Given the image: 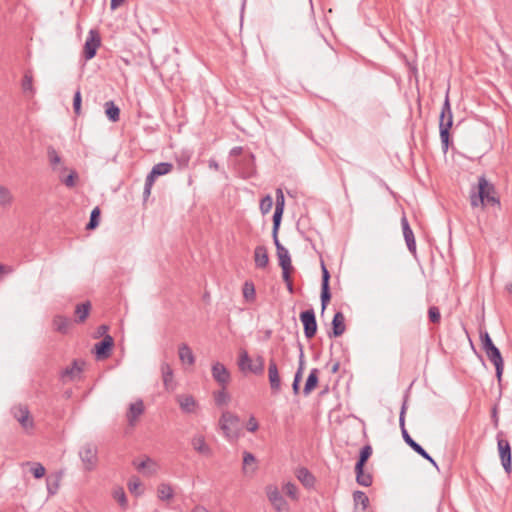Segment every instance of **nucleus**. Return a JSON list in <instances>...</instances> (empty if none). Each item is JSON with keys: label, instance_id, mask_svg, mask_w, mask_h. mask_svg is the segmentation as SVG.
<instances>
[{"label": "nucleus", "instance_id": "f257e3e1", "mask_svg": "<svg viewBox=\"0 0 512 512\" xmlns=\"http://www.w3.org/2000/svg\"><path fill=\"white\" fill-rule=\"evenodd\" d=\"M480 340L482 349L486 353L488 359L493 363L496 370V377L499 382L502 380L504 371V361L500 350L494 345L489 333L487 331L480 332Z\"/></svg>", "mask_w": 512, "mask_h": 512}, {"label": "nucleus", "instance_id": "f03ea898", "mask_svg": "<svg viewBox=\"0 0 512 512\" xmlns=\"http://www.w3.org/2000/svg\"><path fill=\"white\" fill-rule=\"evenodd\" d=\"M453 124V115L449 101V91H447L445 100L441 109L439 118V131L443 152H447L450 144V129Z\"/></svg>", "mask_w": 512, "mask_h": 512}, {"label": "nucleus", "instance_id": "7ed1b4c3", "mask_svg": "<svg viewBox=\"0 0 512 512\" xmlns=\"http://www.w3.org/2000/svg\"><path fill=\"white\" fill-rule=\"evenodd\" d=\"M219 427L227 440H236L239 437L240 419L236 414L224 411L219 419Z\"/></svg>", "mask_w": 512, "mask_h": 512}, {"label": "nucleus", "instance_id": "20e7f679", "mask_svg": "<svg viewBox=\"0 0 512 512\" xmlns=\"http://www.w3.org/2000/svg\"><path fill=\"white\" fill-rule=\"evenodd\" d=\"M495 194L494 185L489 183L485 176L478 178V191L477 194L471 195V206L477 207L479 205H485V199Z\"/></svg>", "mask_w": 512, "mask_h": 512}, {"label": "nucleus", "instance_id": "39448f33", "mask_svg": "<svg viewBox=\"0 0 512 512\" xmlns=\"http://www.w3.org/2000/svg\"><path fill=\"white\" fill-rule=\"evenodd\" d=\"M173 165L169 162H160L152 167V170L145 179V186L143 191L144 198H147L151 194L152 186L155 179L159 176L166 175L172 171Z\"/></svg>", "mask_w": 512, "mask_h": 512}, {"label": "nucleus", "instance_id": "423d86ee", "mask_svg": "<svg viewBox=\"0 0 512 512\" xmlns=\"http://www.w3.org/2000/svg\"><path fill=\"white\" fill-rule=\"evenodd\" d=\"M300 321L303 324L304 335L307 339H311L317 332V321L314 310L308 309L300 313Z\"/></svg>", "mask_w": 512, "mask_h": 512}, {"label": "nucleus", "instance_id": "0eeeda50", "mask_svg": "<svg viewBox=\"0 0 512 512\" xmlns=\"http://www.w3.org/2000/svg\"><path fill=\"white\" fill-rule=\"evenodd\" d=\"M273 242L276 247L279 265L282 268V276H285V278H287L288 272H292L293 270L289 251L280 243L279 238L273 239Z\"/></svg>", "mask_w": 512, "mask_h": 512}, {"label": "nucleus", "instance_id": "6e6552de", "mask_svg": "<svg viewBox=\"0 0 512 512\" xmlns=\"http://www.w3.org/2000/svg\"><path fill=\"white\" fill-rule=\"evenodd\" d=\"M79 457L83 463V466L86 470H92L97 462V448L92 443L84 444L80 451Z\"/></svg>", "mask_w": 512, "mask_h": 512}, {"label": "nucleus", "instance_id": "1a4fd4ad", "mask_svg": "<svg viewBox=\"0 0 512 512\" xmlns=\"http://www.w3.org/2000/svg\"><path fill=\"white\" fill-rule=\"evenodd\" d=\"M266 495L272 506L278 512H287L289 505L284 499L279 489L276 486L269 485L266 487Z\"/></svg>", "mask_w": 512, "mask_h": 512}, {"label": "nucleus", "instance_id": "9d476101", "mask_svg": "<svg viewBox=\"0 0 512 512\" xmlns=\"http://www.w3.org/2000/svg\"><path fill=\"white\" fill-rule=\"evenodd\" d=\"M11 413L23 429L28 431L33 428V419L27 406L21 404L15 405L11 408Z\"/></svg>", "mask_w": 512, "mask_h": 512}, {"label": "nucleus", "instance_id": "9b49d317", "mask_svg": "<svg viewBox=\"0 0 512 512\" xmlns=\"http://www.w3.org/2000/svg\"><path fill=\"white\" fill-rule=\"evenodd\" d=\"M100 44L99 33L96 30H90L84 44V57L86 60H91L95 57Z\"/></svg>", "mask_w": 512, "mask_h": 512}, {"label": "nucleus", "instance_id": "f8f14e48", "mask_svg": "<svg viewBox=\"0 0 512 512\" xmlns=\"http://www.w3.org/2000/svg\"><path fill=\"white\" fill-rule=\"evenodd\" d=\"M498 450L502 466L508 474L512 470L511 447L506 439H498Z\"/></svg>", "mask_w": 512, "mask_h": 512}, {"label": "nucleus", "instance_id": "ddd939ff", "mask_svg": "<svg viewBox=\"0 0 512 512\" xmlns=\"http://www.w3.org/2000/svg\"><path fill=\"white\" fill-rule=\"evenodd\" d=\"M114 345V340L112 336L105 335V337L94 346V353L98 360L107 359L110 354L112 347Z\"/></svg>", "mask_w": 512, "mask_h": 512}, {"label": "nucleus", "instance_id": "4468645a", "mask_svg": "<svg viewBox=\"0 0 512 512\" xmlns=\"http://www.w3.org/2000/svg\"><path fill=\"white\" fill-rule=\"evenodd\" d=\"M268 379L272 392L277 394L281 390V380L277 363L274 359H270L268 366Z\"/></svg>", "mask_w": 512, "mask_h": 512}, {"label": "nucleus", "instance_id": "2eb2a0df", "mask_svg": "<svg viewBox=\"0 0 512 512\" xmlns=\"http://www.w3.org/2000/svg\"><path fill=\"white\" fill-rule=\"evenodd\" d=\"M212 376L213 379L220 385L222 388H226L227 384L230 381V373L227 368L220 362H216L212 365Z\"/></svg>", "mask_w": 512, "mask_h": 512}, {"label": "nucleus", "instance_id": "dca6fc26", "mask_svg": "<svg viewBox=\"0 0 512 512\" xmlns=\"http://www.w3.org/2000/svg\"><path fill=\"white\" fill-rule=\"evenodd\" d=\"M191 445L193 449L206 457H211L213 455L212 448L206 443L205 437L202 434H196L191 439Z\"/></svg>", "mask_w": 512, "mask_h": 512}, {"label": "nucleus", "instance_id": "f3484780", "mask_svg": "<svg viewBox=\"0 0 512 512\" xmlns=\"http://www.w3.org/2000/svg\"><path fill=\"white\" fill-rule=\"evenodd\" d=\"M144 413V403L142 400H137L129 405L126 417L130 426H134L138 418Z\"/></svg>", "mask_w": 512, "mask_h": 512}, {"label": "nucleus", "instance_id": "a211bd4d", "mask_svg": "<svg viewBox=\"0 0 512 512\" xmlns=\"http://www.w3.org/2000/svg\"><path fill=\"white\" fill-rule=\"evenodd\" d=\"M401 226H402L403 236H404L407 248L411 253L414 254L416 252L415 237H414V233L409 225V222L405 216H403L401 218Z\"/></svg>", "mask_w": 512, "mask_h": 512}, {"label": "nucleus", "instance_id": "6ab92c4d", "mask_svg": "<svg viewBox=\"0 0 512 512\" xmlns=\"http://www.w3.org/2000/svg\"><path fill=\"white\" fill-rule=\"evenodd\" d=\"M136 469L143 473L146 476H152L157 472L158 466L154 460L149 457H146L144 460L140 462H133Z\"/></svg>", "mask_w": 512, "mask_h": 512}, {"label": "nucleus", "instance_id": "aec40b11", "mask_svg": "<svg viewBox=\"0 0 512 512\" xmlns=\"http://www.w3.org/2000/svg\"><path fill=\"white\" fill-rule=\"evenodd\" d=\"M345 316L342 312H336L332 319V332L329 337H339L345 332Z\"/></svg>", "mask_w": 512, "mask_h": 512}, {"label": "nucleus", "instance_id": "412c9836", "mask_svg": "<svg viewBox=\"0 0 512 512\" xmlns=\"http://www.w3.org/2000/svg\"><path fill=\"white\" fill-rule=\"evenodd\" d=\"M254 261L257 268H266L269 263L268 251L265 246L259 245L254 250Z\"/></svg>", "mask_w": 512, "mask_h": 512}, {"label": "nucleus", "instance_id": "4be33fe9", "mask_svg": "<svg viewBox=\"0 0 512 512\" xmlns=\"http://www.w3.org/2000/svg\"><path fill=\"white\" fill-rule=\"evenodd\" d=\"M406 409H407V405H406V401H404V403L401 407L400 415H399V424H400L403 440L409 447H411L416 441H414V439L410 436V434L408 433V431L405 428Z\"/></svg>", "mask_w": 512, "mask_h": 512}, {"label": "nucleus", "instance_id": "5701e85b", "mask_svg": "<svg viewBox=\"0 0 512 512\" xmlns=\"http://www.w3.org/2000/svg\"><path fill=\"white\" fill-rule=\"evenodd\" d=\"M178 355L183 364L193 365L195 363V356L191 348L186 343L179 345Z\"/></svg>", "mask_w": 512, "mask_h": 512}, {"label": "nucleus", "instance_id": "b1692460", "mask_svg": "<svg viewBox=\"0 0 512 512\" xmlns=\"http://www.w3.org/2000/svg\"><path fill=\"white\" fill-rule=\"evenodd\" d=\"M296 477L305 487L310 488L314 486L315 477L307 468H298L296 470Z\"/></svg>", "mask_w": 512, "mask_h": 512}, {"label": "nucleus", "instance_id": "393cba45", "mask_svg": "<svg viewBox=\"0 0 512 512\" xmlns=\"http://www.w3.org/2000/svg\"><path fill=\"white\" fill-rule=\"evenodd\" d=\"M318 373L319 371L316 368H313L310 371L303 389L304 395H309L312 392V390L316 388L318 384Z\"/></svg>", "mask_w": 512, "mask_h": 512}, {"label": "nucleus", "instance_id": "a878e982", "mask_svg": "<svg viewBox=\"0 0 512 512\" xmlns=\"http://www.w3.org/2000/svg\"><path fill=\"white\" fill-rule=\"evenodd\" d=\"M70 325V319L65 316L57 315L53 319V326L55 330L62 334H66L68 332Z\"/></svg>", "mask_w": 512, "mask_h": 512}, {"label": "nucleus", "instance_id": "bb28decb", "mask_svg": "<svg viewBox=\"0 0 512 512\" xmlns=\"http://www.w3.org/2000/svg\"><path fill=\"white\" fill-rule=\"evenodd\" d=\"M21 86L25 95L32 97L35 94V88L33 86V75L31 71L25 72Z\"/></svg>", "mask_w": 512, "mask_h": 512}, {"label": "nucleus", "instance_id": "cd10ccee", "mask_svg": "<svg viewBox=\"0 0 512 512\" xmlns=\"http://www.w3.org/2000/svg\"><path fill=\"white\" fill-rule=\"evenodd\" d=\"M174 492L170 484L161 483L157 487V496L161 501H169L173 498Z\"/></svg>", "mask_w": 512, "mask_h": 512}, {"label": "nucleus", "instance_id": "c85d7f7f", "mask_svg": "<svg viewBox=\"0 0 512 512\" xmlns=\"http://www.w3.org/2000/svg\"><path fill=\"white\" fill-rule=\"evenodd\" d=\"M178 403L184 412L191 413L196 406L195 399L190 395H182L178 398Z\"/></svg>", "mask_w": 512, "mask_h": 512}, {"label": "nucleus", "instance_id": "c756f323", "mask_svg": "<svg viewBox=\"0 0 512 512\" xmlns=\"http://www.w3.org/2000/svg\"><path fill=\"white\" fill-rule=\"evenodd\" d=\"M105 114L110 121L117 122L120 118V109L113 101H107L105 103Z\"/></svg>", "mask_w": 512, "mask_h": 512}, {"label": "nucleus", "instance_id": "7c9ffc66", "mask_svg": "<svg viewBox=\"0 0 512 512\" xmlns=\"http://www.w3.org/2000/svg\"><path fill=\"white\" fill-rule=\"evenodd\" d=\"M356 481L359 485L369 487L372 484V476L370 473L364 472V467H355Z\"/></svg>", "mask_w": 512, "mask_h": 512}, {"label": "nucleus", "instance_id": "2f4dec72", "mask_svg": "<svg viewBox=\"0 0 512 512\" xmlns=\"http://www.w3.org/2000/svg\"><path fill=\"white\" fill-rule=\"evenodd\" d=\"M91 304L89 301L78 304L75 308V314L77 316V322H84L89 315Z\"/></svg>", "mask_w": 512, "mask_h": 512}, {"label": "nucleus", "instance_id": "473e14b6", "mask_svg": "<svg viewBox=\"0 0 512 512\" xmlns=\"http://www.w3.org/2000/svg\"><path fill=\"white\" fill-rule=\"evenodd\" d=\"M264 358L261 356V355H258L254 362H251L248 366H247V371L253 373V374H256V375H261L263 374L264 372Z\"/></svg>", "mask_w": 512, "mask_h": 512}, {"label": "nucleus", "instance_id": "72a5a7b5", "mask_svg": "<svg viewBox=\"0 0 512 512\" xmlns=\"http://www.w3.org/2000/svg\"><path fill=\"white\" fill-rule=\"evenodd\" d=\"M372 455V447L371 445H365L361 450L359 454V458L356 462L355 467H364L370 456Z\"/></svg>", "mask_w": 512, "mask_h": 512}, {"label": "nucleus", "instance_id": "f704fd0d", "mask_svg": "<svg viewBox=\"0 0 512 512\" xmlns=\"http://www.w3.org/2000/svg\"><path fill=\"white\" fill-rule=\"evenodd\" d=\"M161 372L164 386L168 389L173 379V370L168 363H162Z\"/></svg>", "mask_w": 512, "mask_h": 512}, {"label": "nucleus", "instance_id": "c9c22d12", "mask_svg": "<svg viewBox=\"0 0 512 512\" xmlns=\"http://www.w3.org/2000/svg\"><path fill=\"white\" fill-rule=\"evenodd\" d=\"M283 211L280 210V208L275 209L273 214V230H272V237L273 239L278 238V231L281 225Z\"/></svg>", "mask_w": 512, "mask_h": 512}, {"label": "nucleus", "instance_id": "e433bc0d", "mask_svg": "<svg viewBox=\"0 0 512 512\" xmlns=\"http://www.w3.org/2000/svg\"><path fill=\"white\" fill-rule=\"evenodd\" d=\"M81 372V368L78 366L77 362L74 361L73 364L70 367H67L61 374V377L63 379L70 378L74 379L76 376H78Z\"/></svg>", "mask_w": 512, "mask_h": 512}, {"label": "nucleus", "instance_id": "4c0bfd02", "mask_svg": "<svg viewBox=\"0 0 512 512\" xmlns=\"http://www.w3.org/2000/svg\"><path fill=\"white\" fill-rule=\"evenodd\" d=\"M353 500L355 505H361L363 510H365L368 507L369 498L363 491H355L353 493Z\"/></svg>", "mask_w": 512, "mask_h": 512}, {"label": "nucleus", "instance_id": "58836bf2", "mask_svg": "<svg viewBox=\"0 0 512 512\" xmlns=\"http://www.w3.org/2000/svg\"><path fill=\"white\" fill-rule=\"evenodd\" d=\"M13 201V196L10 190L0 185V206H7L10 205Z\"/></svg>", "mask_w": 512, "mask_h": 512}, {"label": "nucleus", "instance_id": "ea45409f", "mask_svg": "<svg viewBox=\"0 0 512 512\" xmlns=\"http://www.w3.org/2000/svg\"><path fill=\"white\" fill-rule=\"evenodd\" d=\"M100 213L101 212H100L99 207H95L92 210L91 215H90V220L86 225L87 230H93L99 225Z\"/></svg>", "mask_w": 512, "mask_h": 512}, {"label": "nucleus", "instance_id": "a19ab883", "mask_svg": "<svg viewBox=\"0 0 512 512\" xmlns=\"http://www.w3.org/2000/svg\"><path fill=\"white\" fill-rule=\"evenodd\" d=\"M414 452H416L417 454H419L421 457H423L424 459L428 460L430 463H432L434 466H437L436 465V462L435 460L426 452V450L421 446L419 445L417 442H415L411 447H410Z\"/></svg>", "mask_w": 512, "mask_h": 512}, {"label": "nucleus", "instance_id": "79ce46f5", "mask_svg": "<svg viewBox=\"0 0 512 512\" xmlns=\"http://www.w3.org/2000/svg\"><path fill=\"white\" fill-rule=\"evenodd\" d=\"M414 452H416L417 454H419L421 457H423L424 459L428 460L430 463H432L434 466H437L436 465V462L435 460L426 452V450L421 446L419 445L417 442H415L411 447H410Z\"/></svg>", "mask_w": 512, "mask_h": 512}, {"label": "nucleus", "instance_id": "37998d69", "mask_svg": "<svg viewBox=\"0 0 512 512\" xmlns=\"http://www.w3.org/2000/svg\"><path fill=\"white\" fill-rule=\"evenodd\" d=\"M252 362L246 350H241L239 355L238 366L241 371H247V366Z\"/></svg>", "mask_w": 512, "mask_h": 512}, {"label": "nucleus", "instance_id": "c03bdc74", "mask_svg": "<svg viewBox=\"0 0 512 512\" xmlns=\"http://www.w3.org/2000/svg\"><path fill=\"white\" fill-rule=\"evenodd\" d=\"M243 296L246 300L251 301L255 298V287L252 282H245L243 286Z\"/></svg>", "mask_w": 512, "mask_h": 512}, {"label": "nucleus", "instance_id": "a18cd8bd", "mask_svg": "<svg viewBox=\"0 0 512 512\" xmlns=\"http://www.w3.org/2000/svg\"><path fill=\"white\" fill-rule=\"evenodd\" d=\"M331 299L330 287L329 286H321V306L322 312L326 309L328 303Z\"/></svg>", "mask_w": 512, "mask_h": 512}, {"label": "nucleus", "instance_id": "49530a36", "mask_svg": "<svg viewBox=\"0 0 512 512\" xmlns=\"http://www.w3.org/2000/svg\"><path fill=\"white\" fill-rule=\"evenodd\" d=\"M273 206V199L270 195H266L260 201V210L262 214H267L270 212Z\"/></svg>", "mask_w": 512, "mask_h": 512}, {"label": "nucleus", "instance_id": "de8ad7c7", "mask_svg": "<svg viewBox=\"0 0 512 512\" xmlns=\"http://www.w3.org/2000/svg\"><path fill=\"white\" fill-rule=\"evenodd\" d=\"M428 318L430 322L438 324L441 320V313L437 306H431L428 309Z\"/></svg>", "mask_w": 512, "mask_h": 512}, {"label": "nucleus", "instance_id": "09e8293b", "mask_svg": "<svg viewBox=\"0 0 512 512\" xmlns=\"http://www.w3.org/2000/svg\"><path fill=\"white\" fill-rule=\"evenodd\" d=\"M29 464L31 465V472L35 478L40 479L45 475L46 470L42 464H40L38 462L29 463Z\"/></svg>", "mask_w": 512, "mask_h": 512}, {"label": "nucleus", "instance_id": "8fccbe9b", "mask_svg": "<svg viewBox=\"0 0 512 512\" xmlns=\"http://www.w3.org/2000/svg\"><path fill=\"white\" fill-rule=\"evenodd\" d=\"M47 154L51 166L55 167L61 163V157L53 147H48Z\"/></svg>", "mask_w": 512, "mask_h": 512}, {"label": "nucleus", "instance_id": "3c124183", "mask_svg": "<svg viewBox=\"0 0 512 512\" xmlns=\"http://www.w3.org/2000/svg\"><path fill=\"white\" fill-rule=\"evenodd\" d=\"M283 490L287 496L296 500L297 497V487L294 483L288 482L284 485Z\"/></svg>", "mask_w": 512, "mask_h": 512}, {"label": "nucleus", "instance_id": "603ef678", "mask_svg": "<svg viewBox=\"0 0 512 512\" xmlns=\"http://www.w3.org/2000/svg\"><path fill=\"white\" fill-rule=\"evenodd\" d=\"M114 498L123 509L127 507V499L123 489L116 490L114 492Z\"/></svg>", "mask_w": 512, "mask_h": 512}, {"label": "nucleus", "instance_id": "864d4df0", "mask_svg": "<svg viewBox=\"0 0 512 512\" xmlns=\"http://www.w3.org/2000/svg\"><path fill=\"white\" fill-rule=\"evenodd\" d=\"M141 487V482L138 478H132L128 482V488L131 493H134L136 495L141 494L139 491V488Z\"/></svg>", "mask_w": 512, "mask_h": 512}, {"label": "nucleus", "instance_id": "5fc2aeb1", "mask_svg": "<svg viewBox=\"0 0 512 512\" xmlns=\"http://www.w3.org/2000/svg\"><path fill=\"white\" fill-rule=\"evenodd\" d=\"M255 461H256L255 456L252 453L245 451L243 453V471L246 472L247 467L249 465L255 463Z\"/></svg>", "mask_w": 512, "mask_h": 512}, {"label": "nucleus", "instance_id": "6e6d98bb", "mask_svg": "<svg viewBox=\"0 0 512 512\" xmlns=\"http://www.w3.org/2000/svg\"><path fill=\"white\" fill-rule=\"evenodd\" d=\"M81 102H82L81 92L79 90H77L75 92L74 98H73V109H74L75 114H77V115H80V112H81Z\"/></svg>", "mask_w": 512, "mask_h": 512}, {"label": "nucleus", "instance_id": "4d7b16f0", "mask_svg": "<svg viewBox=\"0 0 512 512\" xmlns=\"http://www.w3.org/2000/svg\"><path fill=\"white\" fill-rule=\"evenodd\" d=\"M225 389L226 388H222L221 391H219L216 395H215V402L217 405H224L228 402L229 400V396L228 394L225 392Z\"/></svg>", "mask_w": 512, "mask_h": 512}, {"label": "nucleus", "instance_id": "13d9d810", "mask_svg": "<svg viewBox=\"0 0 512 512\" xmlns=\"http://www.w3.org/2000/svg\"><path fill=\"white\" fill-rule=\"evenodd\" d=\"M284 195L281 189H277L276 191V206L275 209L280 208V210L284 211Z\"/></svg>", "mask_w": 512, "mask_h": 512}, {"label": "nucleus", "instance_id": "bf43d9fd", "mask_svg": "<svg viewBox=\"0 0 512 512\" xmlns=\"http://www.w3.org/2000/svg\"><path fill=\"white\" fill-rule=\"evenodd\" d=\"M77 179V173L75 171H71V173L65 178L62 180V182L67 186V187H74L75 186V181Z\"/></svg>", "mask_w": 512, "mask_h": 512}, {"label": "nucleus", "instance_id": "052dcab7", "mask_svg": "<svg viewBox=\"0 0 512 512\" xmlns=\"http://www.w3.org/2000/svg\"><path fill=\"white\" fill-rule=\"evenodd\" d=\"M59 480L60 476L54 482H51L50 479H47V489L49 494L53 495L57 492L59 488Z\"/></svg>", "mask_w": 512, "mask_h": 512}, {"label": "nucleus", "instance_id": "680f3d73", "mask_svg": "<svg viewBox=\"0 0 512 512\" xmlns=\"http://www.w3.org/2000/svg\"><path fill=\"white\" fill-rule=\"evenodd\" d=\"M321 268H322L321 286H329L330 274L323 262L321 264Z\"/></svg>", "mask_w": 512, "mask_h": 512}, {"label": "nucleus", "instance_id": "e2e57ef3", "mask_svg": "<svg viewBox=\"0 0 512 512\" xmlns=\"http://www.w3.org/2000/svg\"><path fill=\"white\" fill-rule=\"evenodd\" d=\"M259 425L255 417L251 416L247 422V430L250 432L257 431Z\"/></svg>", "mask_w": 512, "mask_h": 512}, {"label": "nucleus", "instance_id": "0e129e2a", "mask_svg": "<svg viewBox=\"0 0 512 512\" xmlns=\"http://www.w3.org/2000/svg\"><path fill=\"white\" fill-rule=\"evenodd\" d=\"M485 205H492V206H500V200L498 197L494 195L489 196L487 199H485Z\"/></svg>", "mask_w": 512, "mask_h": 512}, {"label": "nucleus", "instance_id": "69168bd1", "mask_svg": "<svg viewBox=\"0 0 512 512\" xmlns=\"http://www.w3.org/2000/svg\"><path fill=\"white\" fill-rule=\"evenodd\" d=\"M282 278H283V281L286 283L288 291L290 293H293L294 288H293V284H292V280H291V272H288L287 278H285V276H282Z\"/></svg>", "mask_w": 512, "mask_h": 512}, {"label": "nucleus", "instance_id": "338daca9", "mask_svg": "<svg viewBox=\"0 0 512 512\" xmlns=\"http://www.w3.org/2000/svg\"><path fill=\"white\" fill-rule=\"evenodd\" d=\"M109 327L105 324L103 325H100L98 328H97V331H96V337H102L103 338L105 337V335H108L107 334V331H108Z\"/></svg>", "mask_w": 512, "mask_h": 512}, {"label": "nucleus", "instance_id": "774afa93", "mask_svg": "<svg viewBox=\"0 0 512 512\" xmlns=\"http://www.w3.org/2000/svg\"><path fill=\"white\" fill-rule=\"evenodd\" d=\"M12 272H13L12 267L0 264V274H10Z\"/></svg>", "mask_w": 512, "mask_h": 512}]
</instances>
